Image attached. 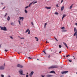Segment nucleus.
<instances>
[{
    "label": "nucleus",
    "mask_w": 77,
    "mask_h": 77,
    "mask_svg": "<svg viewBox=\"0 0 77 77\" xmlns=\"http://www.w3.org/2000/svg\"><path fill=\"white\" fill-rule=\"evenodd\" d=\"M37 60H39V59H37Z\"/></svg>",
    "instance_id": "e2e57ef3"
},
{
    "label": "nucleus",
    "mask_w": 77,
    "mask_h": 77,
    "mask_svg": "<svg viewBox=\"0 0 77 77\" xmlns=\"http://www.w3.org/2000/svg\"><path fill=\"white\" fill-rule=\"evenodd\" d=\"M37 3V2L36 1L33 4H35V3Z\"/></svg>",
    "instance_id": "4c0bfd02"
},
{
    "label": "nucleus",
    "mask_w": 77,
    "mask_h": 77,
    "mask_svg": "<svg viewBox=\"0 0 77 77\" xmlns=\"http://www.w3.org/2000/svg\"><path fill=\"white\" fill-rule=\"evenodd\" d=\"M50 73H53L54 74H55L56 73V72L54 71H52L50 72Z\"/></svg>",
    "instance_id": "dca6fc26"
},
{
    "label": "nucleus",
    "mask_w": 77,
    "mask_h": 77,
    "mask_svg": "<svg viewBox=\"0 0 77 77\" xmlns=\"http://www.w3.org/2000/svg\"><path fill=\"white\" fill-rule=\"evenodd\" d=\"M25 12L26 13H27V11L26 10H25Z\"/></svg>",
    "instance_id": "393cba45"
},
{
    "label": "nucleus",
    "mask_w": 77,
    "mask_h": 77,
    "mask_svg": "<svg viewBox=\"0 0 77 77\" xmlns=\"http://www.w3.org/2000/svg\"><path fill=\"white\" fill-rule=\"evenodd\" d=\"M1 4H2V5H3V3H2Z\"/></svg>",
    "instance_id": "4d7b16f0"
},
{
    "label": "nucleus",
    "mask_w": 77,
    "mask_h": 77,
    "mask_svg": "<svg viewBox=\"0 0 77 77\" xmlns=\"http://www.w3.org/2000/svg\"><path fill=\"white\" fill-rule=\"evenodd\" d=\"M35 2V1H34V2H33L32 3H30L29 4V7H30V6H31V5H32V3H34V2Z\"/></svg>",
    "instance_id": "f3484780"
},
{
    "label": "nucleus",
    "mask_w": 77,
    "mask_h": 77,
    "mask_svg": "<svg viewBox=\"0 0 77 77\" xmlns=\"http://www.w3.org/2000/svg\"><path fill=\"white\" fill-rule=\"evenodd\" d=\"M5 51H6V52H7L8 51V50H5Z\"/></svg>",
    "instance_id": "473e14b6"
},
{
    "label": "nucleus",
    "mask_w": 77,
    "mask_h": 77,
    "mask_svg": "<svg viewBox=\"0 0 77 77\" xmlns=\"http://www.w3.org/2000/svg\"><path fill=\"white\" fill-rule=\"evenodd\" d=\"M69 56H70V55H67L66 56V57H68Z\"/></svg>",
    "instance_id": "c756f323"
},
{
    "label": "nucleus",
    "mask_w": 77,
    "mask_h": 77,
    "mask_svg": "<svg viewBox=\"0 0 77 77\" xmlns=\"http://www.w3.org/2000/svg\"><path fill=\"white\" fill-rule=\"evenodd\" d=\"M63 17H62V20H63Z\"/></svg>",
    "instance_id": "bf43d9fd"
},
{
    "label": "nucleus",
    "mask_w": 77,
    "mask_h": 77,
    "mask_svg": "<svg viewBox=\"0 0 77 77\" xmlns=\"http://www.w3.org/2000/svg\"><path fill=\"white\" fill-rule=\"evenodd\" d=\"M27 74H28V73H27Z\"/></svg>",
    "instance_id": "338daca9"
},
{
    "label": "nucleus",
    "mask_w": 77,
    "mask_h": 77,
    "mask_svg": "<svg viewBox=\"0 0 77 77\" xmlns=\"http://www.w3.org/2000/svg\"><path fill=\"white\" fill-rule=\"evenodd\" d=\"M67 72H68V71H63L61 72V73L62 74H66V73H67Z\"/></svg>",
    "instance_id": "0eeeda50"
},
{
    "label": "nucleus",
    "mask_w": 77,
    "mask_h": 77,
    "mask_svg": "<svg viewBox=\"0 0 77 77\" xmlns=\"http://www.w3.org/2000/svg\"><path fill=\"white\" fill-rule=\"evenodd\" d=\"M45 77V75H42V77Z\"/></svg>",
    "instance_id": "a18cd8bd"
},
{
    "label": "nucleus",
    "mask_w": 77,
    "mask_h": 77,
    "mask_svg": "<svg viewBox=\"0 0 77 77\" xmlns=\"http://www.w3.org/2000/svg\"><path fill=\"white\" fill-rule=\"evenodd\" d=\"M55 15H58L59 14L58 13H57V12H56L55 13Z\"/></svg>",
    "instance_id": "5701e85b"
},
{
    "label": "nucleus",
    "mask_w": 77,
    "mask_h": 77,
    "mask_svg": "<svg viewBox=\"0 0 77 77\" xmlns=\"http://www.w3.org/2000/svg\"><path fill=\"white\" fill-rule=\"evenodd\" d=\"M5 7H4V8L2 9V10H3V9H5Z\"/></svg>",
    "instance_id": "de8ad7c7"
},
{
    "label": "nucleus",
    "mask_w": 77,
    "mask_h": 77,
    "mask_svg": "<svg viewBox=\"0 0 77 77\" xmlns=\"http://www.w3.org/2000/svg\"><path fill=\"white\" fill-rule=\"evenodd\" d=\"M19 72H20V75H24V74H23V70H19Z\"/></svg>",
    "instance_id": "39448f33"
},
{
    "label": "nucleus",
    "mask_w": 77,
    "mask_h": 77,
    "mask_svg": "<svg viewBox=\"0 0 77 77\" xmlns=\"http://www.w3.org/2000/svg\"><path fill=\"white\" fill-rule=\"evenodd\" d=\"M11 25H13V26H14V25H15V24H14V23H11Z\"/></svg>",
    "instance_id": "6ab92c4d"
},
{
    "label": "nucleus",
    "mask_w": 77,
    "mask_h": 77,
    "mask_svg": "<svg viewBox=\"0 0 77 77\" xmlns=\"http://www.w3.org/2000/svg\"><path fill=\"white\" fill-rule=\"evenodd\" d=\"M11 19V18L9 16H8V18H7V20H8V21H9L10 20V19Z\"/></svg>",
    "instance_id": "2eb2a0df"
},
{
    "label": "nucleus",
    "mask_w": 77,
    "mask_h": 77,
    "mask_svg": "<svg viewBox=\"0 0 77 77\" xmlns=\"http://www.w3.org/2000/svg\"><path fill=\"white\" fill-rule=\"evenodd\" d=\"M48 58H50V55H48Z\"/></svg>",
    "instance_id": "ea45409f"
},
{
    "label": "nucleus",
    "mask_w": 77,
    "mask_h": 77,
    "mask_svg": "<svg viewBox=\"0 0 77 77\" xmlns=\"http://www.w3.org/2000/svg\"><path fill=\"white\" fill-rule=\"evenodd\" d=\"M0 28L2 30H4V31H7V28L5 26L3 27L2 26H0Z\"/></svg>",
    "instance_id": "f257e3e1"
},
{
    "label": "nucleus",
    "mask_w": 77,
    "mask_h": 77,
    "mask_svg": "<svg viewBox=\"0 0 77 77\" xmlns=\"http://www.w3.org/2000/svg\"><path fill=\"white\" fill-rule=\"evenodd\" d=\"M31 24H32V26H33L34 25V24H33V22H31Z\"/></svg>",
    "instance_id": "bb28decb"
},
{
    "label": "nucleus",
    "mask_w": 77,
    "mask_h": 77,
    "mask_svg": "<svg viewBox=\"0 0 77 77\" xmlns=\"http://www.w3.org/2000/svg\"><path fill=\"white\" fill-rule=\"evenodd\" d=\"M33 74H34V72H31L29 74L30 76H32V75H33Z\"/></svg>",
    "instance_id": "6e6552de"
},
{
    "label": "nucleus",
    "mask_w": 77,
    "mask_h": 77,
    "mask_svg": "<svg viewBox=\"0 0 77 77\" xmlns=\"http://www.w3.org/2000/svg\"><path fill=\"white\" fill-rule=\"evenodd\" d=\"M28 34H30V30H29V31H28Z\"/></svg>",
    "instance_id": "58836bf2"
},
{
    "label": "nucleus",
    "mask_w": 77,
    "mask_h": 77,
    "mask_svg": "<svg viewBox=\"0 0 77 77\" xmlns=\"http://www.w3.org/2000/svg\"><path fill=\"white\" fill-rule=\"evenodd\" d=\"M58 67H59V66L57 65L52 66L51 67H49V69H50L51 68H57Z\"/></svg>",
    "instance_id": "f03ea898"
},
{
    "label": "nucleus",
    "mask_w": 77,
    "mask_h": 77,
    "mask_svg": "<svg viewBox=\"0 0 77 77\" xmlns=\"http://www.w3.org/2000/svg\"><path fill=\"white\" fill-rule=\"evenodd\" d=\"M59 48H61V47H62V46H61L60 45H59Z\"/></svg>",
    "instance_id": "cd10ccee"
},
{
    "label": "nucleus",
    "mask_w": 77,
    "mask_h": 77,
    "mask_svg": "<svg viewBox=\"0 0 77 77\" xmlns=\"http://www.w3.org/2000/svg\"><path fill=\"white\" fill-rule=\"evenodd\" d=\"M7 14H8V13H6V14L4 16V17H6V16L7 15Z\"/></svg>",
    "instance_id": "c03bdc74"
},
{
    "label": "nucleus",
    "mask_w": 77,
    "mask_h": 77,
    "mask_svg": "<svg viewBox=\"0 0 77 77\" xmlns=\"http://www.w3.org/2000/svg\"><path fill=\"white\" fill-rule=\"evenodd\" d=\"M45 27H46V26H44V28H45Z\"/></svg>",
    "instance_id": "3c124183"
},
{
    "label": "nucleus",
    "mask_w": 77,
    "mask_h": 77,
    "mask_svg": "<svg viewBox=\"0 0 77 77\" xmlns=\"http://www.w3.org/2000/svg\"><path fill=\"white\" fill-rule=\"evenodd\" d=\"M62 2H63V0H62L61 3H62Z\"/></svg>",
    "instance_id": "8fccbe9b"
},
{
    "label": "nucleus",
    "mask_w": 77,
    "mask_h": 77,
    "mask_svg": "<svg viewBox=\"0 0 77 77\" xmlns=\"http://www.w3.org/2000/svg\"><path fill=\"white\" fill-rule=\"evenodd\" d=\"M28 58H29V59H32V58H31L30 57H29Z\"/></svg>",
    "instance_id": "f704fd0d"
},
{
    "label": "nucleus",
    "mask_w": 77,
    "mask_h": 77,
    "mask_svg": "<svg viewBox=\"0 0 77 77\" xmlns=\"http://www.w3.org/2000/svg\"><path fill=\"white\" fill-rule=\"evenodd\" d=\"M63 44L64 45H65V46L67 47V48H68V46H67V45L64 42H63Z\"/></svg>",
    "instance_id": "9b49d317"
},
{
    "label": "nucleus",
    "mask_w": 77,
    "mask_h": 77,
    "mask_svg": "<svg viewBox=\"0 0 77 77\" xmlns=\"http://www.w3.org/2000/svg\"><path fill=\"white\" fill-rule=\"evenodd\" d=\"M35 38L36 39V41H38V38L35 37Z\"/></svg>",
    "instance_id": "aec40b11"
},
{
    "label": "nucleus",
    "mask_w": 77,
    "mask_h": 77,
    "mask_svg": "<svg viewBox=\"0 0 77 77\" xmlns=\"http://www.w3.org/2000/svg\"><path fill=\"white\" fill-rule=\"evenodd\" d=\"M18 54H20V53L18 52Z\"/></svg>",
    "instance_id": "680f3d73"
},
{
    "label": "nucleus",
    "mask_w": 77,
    "mask_h": 77,
    "mask_svg": "<svg viewBox=\"0 0 77 77\" xmlns=\"http://www.w3.org/2000/svg\"><path fill=\"white\" fill-rule=\"evenodd\" d=\"M10 38H11V39H13V37H12L10 36Z\"/></svg>",
    "instance_id": "e433bc0d"
},
{
    "label": "nucleus",
    "mask_w": 77,
    "mask_h": 77,
    "mask_svg": "<svg viewBox=\"0 0 77 77\" xmlns=\"http://www.w3.org/2000/svg\"><path fill=\"white\" fill-rule=\"evenodd\" d=\"M47 43H49V42H47V41L46 40V44H47Z\"/></svg>",
    "instance_id": "c9c22d12"
},
{
    "label": "nucleus",
    "mask_w": 77,
    "mask_h": 77,
    "mask_svg": "<svg viewBox=\"0 0 77 77\" xmlns=\"http://www.w3.org/2000/svg\"><path fill=\"white\" fill-rule=\"evenodd\" d=\"M75 24H76V25H77V23H75Z\"/></svg>",
    "instance_id": "6e6d98bb"
},
{
    "label": "nucleus",
    "mask_w": 77,
    "mask_h": 77,
    "mask_svg": "<svg viewBox=\"0 0 77 77\" xmlns=\"http://www.w3.org/2000/svg\"><path fill=\"white\" fill-rule=\"evenodd\" d=\"M47 25V23H45L44 26H46Z\"/></svg>",
    "instance_id": "a19ab883"
},
{
    "label": "nucleus",
    "mask_w": 77,
    "mask_h": 77,
    "mask_svg": "<svg viewBox=\"0 0 77 77\" xmlns=\"http://www.w3.org/2000/svg\"><path fill=\"white\" fill-rule=\"evenodd\" d=\"M20 53H21V52H20Z\"/></svg>",
    "instance_id": "69168bd1"
},
{
    "label": "nucleus",
    "mask_w": 77,
    "mask_h": 77,
    "mask_svg": "<svg viewBox=\"0 0 77 77\" xmlns=\"http://www.w3.org/2000/svg\"><path fill=\"white\" fill-rule=\"evenodd\" d=\"M26 77H29V75H26Z\"/></svg>",
    "instance_id": "2f4dec72"
},
{
    "label": "nucleus",
    "mask_w": 77,
    "mask_h": 77,
    "mask_svg": "<svg viewBox=\"0 0 77 77\" xmlns=\"http://www.w3.org/2000/svg\"><path fill=\"white\" fill-rule=\"evenodd\" d=\"M2 47V46H1V45H0V48H1Z\"/></svg>",
    "instance_id": "864d4df0"
},
{
    "label": "nucleus",
    "mask_w": 77,
    "mask_h": 77,
    "mask_svg": "<svg viewBox=\"0 0 77 77\" xmlns=\"http://www.w3.org/2000/svg\"><path fill=\"white\" fill-rule=\"evenodd\" d=\"M19 20H21L22 21H23V20H24V17H20Z\"/></svg>",
    "instance_id": "9d476101"
},
{
    "label": "nucleus",
    "mask_w": 77,
    "mask_h": 77,
    "mask_svg": "<svg viewBox=\"0 0 77 77\" xmlns=\"http://www.w3.org/2000/svg\"><path fill=\"white\" fill-rule=\"evenodd\" d=\"M68 60L70 62H72V60Z\"/></svg>",
    "instance_id": "a878e982"
},
{
    "label": "nucleus",
    "mask_w": 77,
    "mask_h": 77,
    "mask_svg": "<svg viewBox=\"0 0 77 77\" xmlns=\"http://www.w3.org/2000/svg\"><path fill=\"white\" fill-rule=\"evenodd\" d=\"M66 16V15L65 14H63V18H64V17H65Z\"/></svg>",
    "instance_id": "412c9836"
},
{
    "label": "nucleus",
    "mask_w": 77,
    "mask_h": 77,
    "mask_svg": "<svg viewBox=\"0 0 77 77\" xmlns=\"http://www.w3.org/2000/svg\"><path fill=\"white\" fill-rule=\"evenodd\" d=\"M43 52L44 53H45V54H46V53H45V51H43Z\"/></svg>",
    "instance_id": "37998d69"
},
{
    "label": "nucleus",
    "mask_w": 77,
    "mask_h": 77,
    "mask_svg": "<svg viewBox=\"0 0 77 77\" xmlns=\"http://www.w3.org/2000/svg\"><path fill=\"white\" fill-rule=\"evenodd\" d=\"M56 6H57V7H59V5H57Z\"/></svg>",
    "instance_id": "09e8293b"
},
{
    "label": "nucleus",
    "mask_w": 77,
    "mask_h": 77,
    "mask_svg": "<svg viewBox=\"0 0 77 77\" xmlns=\"http://www.w3.org/2000/svg\"><path fill=\"white\" fill-rule=\"evenodd\" d=\"M64 6H62L61 7V11H63V10L64 9Z\"/></svg>",
    "instance_id": "ddd939ff"
},
{
    "label": "nucleus",
    "mask_w": 77,
    "mask_h": 77,
    "mask_svg": "<svg viewBox=\"0 0 77 77\" xmlns=\"http://www.w3.org/2000/svg\"><path fill=\"white\" fill-rule=\"evenodd\" d=\"M65 29V28L64 27H62L61 28V29H62L61 32H67V30L66 29Z\"/></svg>",
    "instance_id": "20e7f679"
},
{
    "label": "nucleus",
    "mask_w": 77,
    "mask_h": 77,
    "mask_svg": "<svg viewBox=\"0 0 77 77\" xmlns=\"http://www.w3.org/2000/svg\"><path fill=\"white\" fill-rule=\"evenodd\" d=\"M61 53V51H60L59 52V53Z\"/></svg>",
    "instance_id": "603ef678"
},
{
    "label": "nucleus",
    "mask_w": 77,
    "mask_h": 77,
    "mask_svg": "<svg viewBox=\"0 0 77 77\" xmlns=\"http://www.w3.org/2000/svg\"><path fill=\"white\" fill-rule=\"evenodd\" d=\"M29 30H29V29H27L26 30V31L25 33H27V32H29Z\"/></svg>",
    "instance_id": "a211bd4d"
},
{
    "label": "nucleus",
    "mask_w": 77,
    "mask_h": 77,
    "mask_svg": "<svg viewBox=\"0 0 77 77\" xmlns=\"http://www.w3.org/2000/svg\"><path fill=\"white\" fill-rule=\"evenodd\" d=\"M46 77H53V75H46Z\"/></svg>",
    "instance_id": "f8f14e48"
},
{
    "label": "nucleus",
    "mask_w": 77,
    "mask_h": 77,
    "mask_svg": "<svg viewBox=\"0 0 77 77\" xmlns=\"http://www.w3.org/2000/svg\"><path fill=\"white\" fill-rule=\"evenodd\" d=\"M55 53H56V51L55 52H54Z\"/></svg>",
    "instance_id": "5fc2aeb1"
},
{
    "label": "nucleus",
    "mask_w": 77,
    "mask_h": 77,
    "mask_svg": "<svg viewBox=\"0 0 77 77\" xmlns=\"http://www.w3.org/2000/svg\"><path fill=\"white\" fill-rule=\"evenodd\" d=\"M75 36H76V39H77V34H75Z\"/></svg>",
    "instance_id": "79ce46f5"
},
{
    "label": "nucleus",
    "mask_w": 77,
    "mask_h": 77,
    "mask_svg": "<svg viewBox=\"0 0 77 77\" xmlns=\"http://www.w3.org/2000/svg\"><path fill=\"white\" fill-rule=\"evenodd\" d=\"M63 57H65V56H63Z\"/></svg>",
    "instance_id": "052dcab7"
},
{
    "label": "nucleus",
    "mask_w": 77,
    "mask_h": 77,
    "mask_svg": "<svg viewBox=\"0 0 77 77\" xmlns=\"http://www.w3.org/2000/svg\"><path fill=\"white\" fill-rule=\"evenodd\" d=\"M45 8L47 9H51V7H45Z\"/></svg>",
    "instance_id": "4468645a"
},
{
    "label": "nucleus",
    "mask_w": 77,
    "mask_h": 77,
    "mask_svg": "<svg viewBox=\"0 0 77 77\" xmlns=\"http://www.w3.org/2000/svg\"><path fill=\"white\" fill-rule=\"evenodd\" d=\"M19 23V24L20 25H21V22L20 21V20H18Z\"/></svg>",
    "instance_id": "b1692460"
},
{
    "label": "nucleus",
    "mask_w": 77,
    "mask_h": 77,
    "mask_svg": "<svg viewBox=\"0 0 77 77\" xmlns=\"http://www.w3.org/2000/svg\"><path fill=\"white\" fill-rule=\"evenodd\" d=\"M28 7H29V6H27L25 8V9H27V8H28Z\"/></svg>",
    "instance_id": "7c9ffc66"
},
{
    "label": "nucleus",
    "mask_w": 77,
    "mask_h": 77,
    "mask_svg": "<svg viewBox=\"0 0 77 77\" xmlns=\"http://www.w3.org/2000/svg\"><path fill=\"white\" fill-rule=\"evenodd\" d=\"M20 39H24V38H21Z\"/></svg>",
    "instance_id": "49530a36"
},
{
    "label": "nucleus",
    "mask_w": 77,
    "mask_h": 77,
    "mask_svg": "<svg viewBox=\"0 0 77 77\" xmlns=\"http://www.w3.org/2000/svg\"><path fill=\"white\" fill-rule=\"evenodd\" d=\"M55 39L56 41H58V40H57V39L56 38V37H55Z\"/></svg>",
    "instance_id": "72a5a7b5"
},
{
    "label": "nucleus",
    "mask_w": 77,
    "mask_h": 77,
    "mask_svg": "<svg viewBox=\"0 0 77 77\" xmlns=\"http://www.w3.org/2000/svg\"><path fill=\"white\" fill-rule=\"evenodd\" d=\"M74 31L75 32L73 36H75V35H77V29L76 30V28H74Z\"/></svg>",
    "instance_id": "7ed1b4c3"
},
{
    "label": "nucleus",
    "mask_w": 77,
    "mask_h": 77,
    "mask_svg": "<svg viewBox=\"0 0 77 77\" xmlns=\"http://www.w3.org/2000/svg\"><path fill=\"white\" fill-rule=\"evenodd\" d=\"M1 77H4V75H1Z\"/></svg>",
    "instance_id": "c85d7f7f"
},
{
    "label": "nucleus",
    "mask_w": 77,
    "mask_h": 77,
    "mask_svg": "<svg viewBox=\"0 0 77 77\" xmlns=\"http://www.w3.org/2000/svg\"><path fill=\"white\" fill-rule=\"evenodd\" d=\"M76 74H77V72H76Z\"/></svg>",
    "instance_id": "774afa93"
},
{
    "label": "nucleus",
    "mask_w": 77,
    "mask_h": 77,
    "mask_svg": "<svg viewBox=\"0 0 77 77\" xmlns=\"http://www.w3.org/2000/svg\"><path fill=\"white\" fill-rule=\"evenodd\" d=\"M4 66H5V63L4 64Z\"/></svg>",
    "instance_id": "13d9d810"
},
{
    "label": "nucleus",
    "mask_w": 77,
    "mask_h": 77,
    "mask_svg": "<svg viewBox=\"0 0 77 77\" xmlns=\"http://www.w3.org/2000/svg\"><path fill=\"white\" fill-rule=\"evenodd\" d=\"M17 67H19V68H23V66L19 64H18L17 65Z\"/></svg>",
    "instance_id": "423d86ee"
},
{
    "label": "nucleus",
    "mask_w": 77,
    "mask_h": 77,
    "mask_svg": "<svg viewBox=\"0 0 77 77\" xmlns=\"http://www.w3.org/2000/svg\"><path fill=\"white\" fill-rule=\"evenodd\" d=\"M5 69V66H3L0 67V69Z\"/></svg>",
    "instance_id": "1a4fd4ad"
},
{
    "label": "nucleus",
    "mask_w": 77,
    "mask_h": 77,
    "mask_svg": "<svg viewBox=\"0 0 77 77\" xmlns=\"http://www.w3.org/2000/svg\"><path fill=\"white\" fill-rule=\"evenodd\" d=\"M19 38H20V36H18Z\"/></svg>",
    "instance_id": "0e129e2a"
},
{
    "label": "nucleus",
    "mask_w": 77,
    "mask_h": 77,
    "mask_svg": "<svg viewBox=\"0 0 77 77\" xmlns=\"http://www.w3.org/2000/svg\"><path fill=\"white\" fill-rule=\"evenodd\" d=\"M71 5L70 8H69V9H71V8H72V5Z\"/></svg>",
    "instance_id": "4be33fe9"
}]
</instances>
